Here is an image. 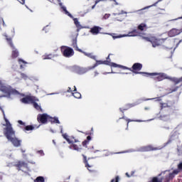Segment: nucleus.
Here are the masks:
<instances>
[{"label": "nucleus", "mask_w": 182, "mask_h": 182, "mask_svg": "<svg viewBox=\"0 0 182 182\" xmlns=\"http://www.w3.org/2000/svg\"><path fill=\"white\" fill-rule=\"evenodd\" d=\"M153 99H154V98H152V99H151H151H148V100H153Z\"/></svg>", "instance_id": "obj_48"}, {"label": "nucleus", "mask_w": 182, "mask_h": 182, "mask_svg": "<svg viewBox=\"0 0 182 182\" xmlns=\"http://www.w3.org/2000/svg\"><path fill=\"white\" fill-rule=\"evenodd\" d=\"M161 1H163V0H158V1L156 3H155L154 4L144 7V9L139 10V11H144V9H149V8H151V6H156V5H157V3L161 2Z\"/></svg>", "instance_id": "obj_24"}, {"label": "nucleus", "mask_w": 182, "mask_h": 182, "mask_svg": "<svg viewBox=\"0 0 182 182\" xmlns=\"http://www.w3.org/2000/svg\"><path fill=\"white\" fill-rule=\"evenodd\" d=\"M141 68H143V65L139 63H134L132 66L133 70H132V68H129L132 72L134 73H136V70H141Z\"/></svg>", "instance_id": "obj_15"}, {"label": "nucleus", "mask_w": 182, "mask_h": 182, "mask_svg": "<svg viewBox=\"0 0 182 182\" xmlns=\"http://www.w3.org/2000/svg\"><path fill=\"white\" fill-rule=\"evenodd\" d=\"M180 171H182V162L178 165V169L174 170L173 173H169V178H174L175 176H177Z\"/></svg>", "instance_id": "obj_14"}, {"label": "nucleus", "mask_w": 182, "mask_h": 182, "mask_svg": "<svg viewBox=\"0 0 182 182\" xmlns=\"http://www.w3.org/2000/svg\"><path fill=\"white\" fill-rule=\"evenodd\" d=\"M102 31V28L99 26H94L91 28L90 32L92 35H98V33Z\"/></svg>", "instance_id": "obj_16"}, {"label": "nucleus", "mask_w": 182, "mask_h": 182, "mask_svg": "<svg viewBox=\"0 0 182 182\" xmlns=\"http://www.w3.org/2000/svg\"><path fill=\"white\" fill-rule=\"evenodd\" d=\"M138 28L139 29V31H144V29L146 28V26L145 23H141L139 26Z\"/></svg>", "instance_id": "obj_25"}, {"label": "nucleus", "mask_w": 182, "mask_h": 182, "mask_svg": "<svg viewBox=\"0 0 182 182\" xmlns=\"http://www.w3.org/2000/svg\"><path fill=\"white\" fill-rule=\"evenodd\" d=\"M74 92H76V87H74Z\"/></svg>", "instance_id": "obj_46"}, {"label": "nucleus", "mask_w": 182, "mask_h": 182, "mask_svg": "<svg viewBox=\"0 0 182 182\" xmlns=\"http://www.w3.org/2000/svg\"><path fill=\"white\" fill-rule=\"evenodd\" d=\"M162 120H167V119H165V118H162Z\"/></svg>", "instance_id": "obj_49"}, {"label": "nucleus", "mask_w": 182, "mask_h": 182, "mask_svg": "<svg viewBox=\"0 0 182 182\" xmlns=\"http://www.w3.org/2000/svg\"><path fill=\"white\" fill-rule=\"evenodd\" d=\"M143 39L147 41L148 42H151L152 43L153 48H156V46H160L163 42H164V39L157 40L154 37L149 38V37H142Z\"/></svg>", "instance_id": "obj_9"}, {"label": "nucleus", "mask_w": 182, "mask_h": 182, "mask_svg": "<svg viewBox=\"0 0 182 182\" xmlns=\"http://www.w3.org/2000/svg\"><path fill=\"white\" fill-rule=\"evenodd\" d=\"M59 5L62 8L63 11L65 12V15H68V16H70V18H73V16H72V14H70V13H69V11H68V10L66 9V7H65V6H63V4H62V3H59Z\"/></svg>", "instance_id": "obj_19"}, {"label": "nucleus", "mask_w": 182, "mask_h": 182, "mask_svg": "<svg viewBox=\"0 0 182 182\" xmlns=\"http://www.w3.org/2000/svg\"><path fill=\"white\" fill-rule=\"evenodd\" d=\"M73 48L76 49V50H78V52H81V53H83L85 56H87V58H90L91 59H94V60H96V56L93 55L92 53H86L77 47V43L76 41H73Z\"/></svg>", "instance_id": "obj_10"}, {"label": "nucleus", "mask_w": 182, "mask_h": 182, "mask_svg": "<svg viewBox=\"0 0 182 182\" xmlns=\"http://www.w3.org/2000/svg\"><path fill=\"white\" fill-rule=\"evenodd\" d=\"M107 73H116L112 71L111 73H104V75H107Z\"/></svg>", "instance_id": "obj_42"}, {"label": "nucleus", "mask_w": 182, "mask_h": 182, "mask_svg": "<svg viewBox=\"0 0 182 182\" xmlns=\"http://www.w3.org/2000/svg\"><path fill=\"white\" fill-rule=\"evenodd\" d=\"M122 14H127V13L124 11H122L121 13H119V14L114 13L113 15L114 16H116L117 15H122Z\"/></svg>", "instance_id": "obj_34"}, {"label": "nucleus", "mask_w": 182, "mask_h": 182, "mask_svg": "<svg viewBox=\"0 0 182 182\" xmlns=\"http://www.w3.org/2000/svg\"><path fill=\"white\" fill-rule=\"evenodd\" d=\"M143 73L144 75H146V76H151L155 79L156 80H158V82H161V80H164V79H168L169 80H172V82H174L176 85L177 83H180V82H182V77L181 78H176V77H170L168 75H167L166 73Z\"/></svg>", "instance_id": "obj_2"}, {"label": "nucleus", "mask_w": 182, "mask_h": 182, "mask_svg": "<svg viewBox=\"0 0 182 182\" xmlns=\"http://www.w3.org/2000/svg\"><path fill=\"white\" fill-rule=\"evenodd\" d=\"M73 21L75 26H77L78 29H82V26L80 25V22H79V20H77V18H73Z\"/></svg>", "instance_id": "obj_21"}, {"label": "nucleus", "mask_w": 182, "mask_h": 182, "mask_svg": "<svg viewBox=\"0 0 182 182\" xmlns=\"http://www.w3.org/2000/svg\"><path fill=\"white\" fill-rule=\"evenodd\" d=\"M166 106H167V104L162 105V107H166Z\"/></svg>", "instance_id": "obj_44"}, {"label": "nucleus", "mask_w": 182, "mask_h": 182, "mask_svg": "<svg viewBox=\"0 0 182 182\" xmlns=\"http://www.w3.org/2000/svg\"><path fill=\"white\" fill-rule=\"evenodd\" d=\"M105 156H109V154H106Z\"/></svg>", "instance_id": "obj_58"}, {"label": "nucleus", "mask_w": 182, "mask_h": 182, "mask_svg": "<svg viewBox=\"0 0 182 182\" xmlns=\"http://www.w3.org/2000/svg\"><path fill=\"white\" fill-rule=\"evenodd\" d=\"M34 182H45V178L43 176H38L34 180Z\"/></svg>", "instance_id": "obj_22"}, {"label": "nucleus", "mask_w": 182, "mask_h": 182, "mask_svg": "<svg viewBox=\"0 0 182 182\" xmlns=\"http://www.w3.org/2000/svg\"><path fill=\"white\" fill-rule=\"evenodd\" d=\"M59 93L58 92H54V93H51L50 95H58Z\"/></svg>", "instance_id": "obj_43"}, {"label": "nucleus", "mask_w": 182, "mask_h": 182, "mask_svg": "<svg viewBox=\"0 0 182 182\" xmlns=\"http://www.w3.org/2000/svg\"><path fill=\"white\" fill-rule=\"evenodd\" d=\"M37 120L39 123H43L45 124L48 123V122H50L51 123H57L59 124L60 123L58 117H51L48 114H40L37 117Z\"/></svg>", "instance_id": "obj_6"}, {"label": "nucleus", "mask_w": 182, "mask_h": 182, "mask_svg": "<svg viewBox=\"0 0 182 182\" xmlns=\"http://www.w3.org/2000/svg\"><path fill=\"white\" fill-rule=\"evenodd\" d=\"M178 19H182V16L178 17V18H174V19H173V20H171V21H178Z\"/></svg>", "instance_id": "obj_39"}, {"label": "nucleus", "mask_w": 182, "mask_h": 182, "mask_svg": "<svg viewBox=\"0 0 182 182\" xmlns=\"http://www.w3.org/2000/svg\"><path fill=\"white\" fill-rule=\"evenodd\" d=\"M74 68L75 69V72L79 73V75H83V73H86V72H87V69L86 68H81L77 66H75Z\"/></svg>", "instance_id": "obj_17"}, {"label": "nucleus", "mask_w": 182, "mask_h": 182, "mask_svg": "<svg viewBox=\"0 0 182 182\" xmlns=\"http://www.w3.org/2000/svg\"><path fill=\"white\" fill-rule=\"evenodd\" d=\"M0 92H2L4 95V96H1V97H11L12 95H19V92L12 88L11 85L3 83L2 81H0Z\"/></svg>", "instance_id": "obj_3"}, {"label": "nucleus", "mask_w": 182, "mask_h": 182, "mask_svg": "<svg viewBox=\"0 0 182 182\" xmlns=\"http://www.w3.org/2000/svg\"><path fill=\"white\" fill-rule=\"evenodd\" d=\"M25 130H26V132H30L31 130H33V127L31 125L26 126L25 127Z\"/></svg>", "instance_id": "obj_26"}, {"label": "nucleus", "mask_w": 182, "mask_h": 182, "mask_svg": "<svg viewBox=\"0 0 182 182\" xmlns=\"http://www.w3.org/2000/svg\"><path fill=\"white\" fill-rule=\"evenodd\" d=\"M117 21H122V20H119V19H118Z\"/></svg>", "instance_id": "obj_59"}, {"label": "nucleus", "mask_w": 182, "mask_h": 182, "mask_svg": "<svg viewBox=\"0 0 182 182\" xmlns=\"http://www.w3.org/2000/svg\"><path fill=\"white\" fill-rule=\"evenodd\" d=\"M87 140H88V141H90L92 140V137L90 136H88L87 137Z\"/></svg>", "instance_id": "obj_40"}, {"label": "nucleus", "mask_w": 182, "mask_h": 182, "mask_svg": "<svg viewBox=\"0 0 182 182\" xmlns=\"http://www.w3.org/2000/svg\"><path fill=\"white\" fill-rule=\"evenodd\" d=\"M38 154H40V156H45V153H43V151L41 150V151H38L37 152Z\"/></svg>", "instance_id": "obj_33"}, {"label": "nucleus", "mask_w": 182, "mask_h": 182, "mask_svg": "<svg viewBox=\"0 0 182 182\" xmlns=\"http://www.w3.org/2000/svg\"><path fill=\"white\" fill-rule=\"evenodd\" d=\"M95 75H97V72H95Z\"/></svg>", "instance_id": "obj_56"}, {"label": "nucleus", "mask_w": 182, "mask_h": 182, "mask_svg": "<svg viewBox=\"0 0 182 182\" xmlns=\"http://www.w3.org/2000/svg\"><path fill=\"white\" fill-rule=\"evenodd\" d=\"M156 100H159V98H156Z\"/></svg>", "instance_id": "obj_54"}, {"label": "nucleus", "mask_w": 182, "mask_h": 182, "mask_svg": "<svg viewBox=\"0 0 182 182\" xmlns=\"http://www.w3.org/2000/svg\"><path fill=\"white\" fill-rule=\"evenodd\" d=\"M53 144H56V143L55 142V141H54V140L53 141Z\"/></svg>", "instance_id": "obj_50"}, {"label": "nucleus", "mask_w": 182, "mask_h": 182, "mask_svg": "<svg viewBox=\"0 0 182 182\" xmlns=\"http://www.w3.org/2000/svg\"><path fill=\"white\" fill-rule=\"evenodd\" d=\"M21 77H22L23 79H24V80H26L28 79V75H26L22 73V74H21Z\"/></svg>", "instance_id": "obj_32"}, {"label": "nucleus", "mask_w": 182, "mask_h": 182, "mask_svg": "<svg viewBox=\"0 0 182 182\" xmlns=\"http://www.w3.org/2000/svg\"><path fill=\"white\" fill-rule=\"evenodd\" d=\"M15 166L18 170H21L22 171H26V170H28V166L23 161L17 162Z\"/></svg>", "instance_id": "obj_13"}, {"label": "nucleus", "mask_w": 182, "mask_h": 182, "mask_svg": "<svg viewBox=\"0 0 182 182\" xmlns=\"http://www.w3.org/2000/svg\"><path fill=\"white\" fill-rule=\"evenodd\" d=\"M55 58V55L53 54H45L43 55V60H46L48 59H53Z\"/></svg>", "instance_id": "obj_20"}, {"label": "nucleus", "mask_w": 182, "mask_h": 182, "mask_svg": "<svg viewBox=\"0 0 182 182\" xmlns=\"http://www.w3.org/2000/svg\"><path fill=\"white\" fill-rule=\"evenodd\" d=\"M18 1L21 4H22V5L25 4V0H18Z\"/></svg>", "instance_id": "obj_38"}, {"label": "nucleus", "mask_w": 182, "mask_h": 182, "mask_svg": "<svg viewBox=\"0 0 182 182\" xmlns=\"http://www.w3.org/2000/svg\"><path fill=\"white\" fill-rule=\"evenodd\" d=\"M6 38L9 45H10V46L12 48V58H18V56H19V52H18V50H16V48H15V47L14 46V43H12V39L8 38V36H6Z\"/></svg>", "instance_id": "obj_11"}, {"label": "nucleus", "mask_w": 182, "mask_h": 182, "mask_svg": "<svg viewBox=\"0 0 182 182\" xmlns=\"http://www.w3.org/2000/svg\"><path fill=\"white\" fill-rule=\"evenodd\" d=\"M152 150H157L156 148H153L151 146H143L139 149V151H151Z\"/></svg>", "instance_id": "obj_18"}, {"label": "nucleus", "mask_w": 182, "mask_h": 182, "mask_svg": "<svg viewBox=\"0 0 182 182\" xmlns=\"http://www.w3.org/2000/svg\"><path fill=\"white\" fill-rule=\"evenodd\" d=\"M43 31H46V33H48V32H49V30H46V27L43 28Z\"/></svg>", "instance_id": "obj_41"}, {"label": "nucleus", "mask_w": 182, "mask_h": 182, "mask_svg": "<svg viewBox=\"0 0 182 182\" xmlns=\"http://www.w3.org/2000/svg\"><path fill=\"white\" fill-rule=\"evenodd\" d=\"M111 182H119V178L117 177L115 179H112Z\"/></svg>", "instance_id": "obj_36"}, {"label": "nucleus", "mask_w": 182, "mask_h": 182, "mask_svg": "<svg viewBox=\"0 0 182 182\" xmlns=\"http://www.w3.org/2000/svg\"><path fill=\"white\" fill-rule=\"evenodd\" d=\"M139 35V33L137 32V30H134L129 33H128V34H125V35H119V36H112L113 39H117L119 38H124L126 36H137Z\"/></svg>", "instance_id": "obj_12"}, {"label": "nucleus", "mask_w": 182, "mask_h": 182, "mask_svg": "<svg viewBox=\"0 0 182 182\" xmlns=\"http://www.w3.org/2000/svg\"><path fill=\"white\" fill-rule=\"evenodd\" d=\"M126 174H127V177H129V173H127Z\"/></svg>", "instance_id": "obj_52"}, {"label": "nucleus", "mask_w": 182, "mask_h": 182, "mask_svg": "<svg viewBox=\"0 0 182 182\" xmlns=\"http://www.w3.org/2000/svg\"><path fill=\"white\" fill-rule=\"evenodd\" d=\"M96 60V63L91 68H89V70H90V69H95V68H96L97 66H99V65H108V66H111V68H119L121 69H124L127 70H130L129 68H127L124 65H119V64H116L115 63H110V61L109 60Z\"/></svg>", "instance_id": "obj_4"}, {"label": "nucleus", "mask_w": 182, "mask_h": 182, "mask_svg": "<svg viewBox=\"0 0 182 182\" xmlns=\"http://www.w3.org/2000/svg\"><path fill=\"white\" fill-rule=\"evenodd\" d=\"M124 110H127V108L124 109Z\"/></svg>", "instance_id": "obj_55"}, {"label": "nucleus", "mask_w": 182, "mask_h": 182, "mask_svg": "<svg viewBox=\"0 0 182 182\" xmlns=\"http://www.w3.org/2000/svg\"><path fill=\"white\" fill-rule=\"evenodd\" d=\"M129 122H134L133 120H130V119H129L128 120V123H129Z\"/></svg>", "instance_id": "obj_47"}, {"label": "nucleus", "mask_w": 182, "mask_h": 182, "mask_svg": "<svg viewBox=\"0 0 182 182\" xmlns=\"http://www.w3.org/2000/svg\"><path fill=\"white\" fill-rule=\"evenodd\" d=\"M107 59H109V56H108Z\"/></svg>", "instance_id": "obj_60"}, {"label": "nucleus", "mask_w": 182, "mask_h": 182, "mask_svg": "<svg viewBox=\"0 0 182 182\" xmlns=\"http://www.w3.org/2000/svg\"><path fill=\"white\" fill-rule=\"evenodd\" d=\"M63 139L68 141L70 145L69 149L71 150H75L76 151H80V145L75 144L74 143H77L79 141L77 139H75L73 136H69L67 134H63Z\"/></svg>", "instance_id": "obj_5"}, {"label": "nucleus", "mask_w": 182, "mask_h": 182, "mask_svg": "<svg viewBox=\"0 0 182 182\" xmlns=\"http://www.w3.org/2000/svg\"><path fill=\"white\" fill-rule=\"evenodd\" d=\"M87 143H89V141H84L82 142V144H83V146H86V144H87Z\"/></svg>", "instance_id": "obj_37"}, {"label": "nucleus", "mask_w": 182, "mask_h": 182, "mask_svg": "<svg viewBox=\"0 0 182 182\" xmlns=\"http://www.w3.org/2000/svg\"><path fill=\"white\" fill-rule=\"evenodd\" d=\"M0 109L3 112L4 120L6 122V124L4 125L6 127L4 128V133L7 140L11 141V143H12L15 147H19V146H21V141L15 136V131H14V129H12V125H11L9 120H8V119H6L5 117V112H4L2 107H0Z\"/></svg>", "instance_id": "obj_1"}, {"label": "nucleus", "mask_w": 182, "mask_h": 182, "mask_svg": "<svg viewBox=\"0 0 182 182\" xmlns=\"http://www.w3.org/2000/svg\"><path fill=\"white\" fill-rule=\"evenodd\" d=\"M2 23L3 26H6V24H5V21H4V18L2 17H0V24Z\"/></svg>", "instance_id": "obj_30"}, {"label": "nucleus", "mask_w": 182, "mask_h": 182, "mask_svg": "<svg viewBox=\"0 0 182 182\" xmlns=\"http://www.w3.org/2000/svg\"><path fill=\"white\" fill-rule=\"evenodd\" d=\"M21 101L22 102V103H32L33 107H35L36 110H41V112H42V108L41 107V105L36 103V102H39V100L38 98L33 96H28L21 99Z\"/></svg>", "instance_id": "obj_7"}, {"label": "nucleus", "mask_w": 182, "mask_h": 182, "mask_svg": "<svg viewBox=\"0 0 182 182\" xmlns=\"http://www.w3.org/2000/svg\"><path fill=\"white\" fill-rule=\"evenodd\" d=\"M73 96H74L75 99H80V97H82V95L77 92H73Z\"/></svg>", "instance_id": "obj_23"}, {"label": "nucleus", "mask_w": 182, "mask_h": 182, "mask_svg": "<svg viewBox=\"0 0 182 182\" xmlns=\"http://www.w3.org/2000/svg\"><path fill=\"white\" fill-rule=\"evenodd\" d=\"M178 153L179 156L182 155V146H179L178 148Z\"/></svg>", "instance_id": "obj_31"}, {"label": "nucleus", "mask_w": 182, "mask_h": 182, "mask_svg": "<svg viewBox=\"0 0 182 182\" xmlns=\"http://www.w3.org/2000/svg\"><path fill=\"white\" fill-rule=\"evenodd\" d=\"M61 52L65 56V58H70L75 55V52L73 51V49L70 48V47L63 46L60 48Z\"/></svg>", "instance_id": "obj_8"}, {"label": "nucleus", "mask_w": 182, "mask_h": 182, "mask_svg": "<svg viewBox=\"0 0 182 182\" xmlns=\"http://www.w3.org/2000/svg\"><path fill=\"white\" fill-rule=\"evenodd\" d=\"M19 64L21 65V68H23L22 63L26 65V62L23 61V60L19 59L18 60Z\"/></svg>", "instance_id": "obj_28"}, {"label": "nucleus", "mask_w": 182, "mask_h": 182, "mask_svg": "<svg viewBox=\"0 0 182 182\" xmlns=\"http://www.w3.org/2000/svg\"><path fill=\"white\" fill-rule=\"evenodd\" d=\"M126 174H127V177H129V173H127Z\"/></svg>", "instance_id": "obj_51"}, {"label": "nucleus", "mask_w": 182, "mask_h": 182, "mask_svg": "<svg viewBox=\"0 0 182 182\" xmlns=\"http://www.w3.org/2000/svg\"><path fill=\"white\" fill-rule=\"evenodd\" d=\"M129 73H126L125 75H128Z\"/></svg>", "instance_id": "obj_57"}, {"label": "nucleus", "mask_w": 182, "mask_h": 182, "mask_svg": "<svg viewBox=\"0 0 182 182\" xmlns=\"http://www.w3.org/2000/svg\"><path fill=\"white\" fill-rule=\"evenodd\" d=\"M85 167L88 168L89 171H92V169H91L92 166L89 165L87 161H85Z\"/></svg>", "instance_id": "obj_27"}, {"label": "nucleus", "mask_w": 182, "mask_h": 182, "mask_svg": "<svg viewBox=\"0 0 182 182\" xmlns=\"http://www.w3.org/2000/svg\"><path fill=\"white\" fill-rule=\"evenodd\" d=\"M68 89L69 90H68V92H72V90H70V89H71L70 87H68Z\"/></svg>", "instance_id": "obj_45"}, {"label": "nucleus", "mask_w": 182, "mask_h": 182, "mask_svg": "<svg viewBox=\"0 0 182 182\" xmlns=\"http://www.w3.org/2000/svg\"><path fill=\"white\" fill-rule=\"evenodd\" d=\"M109 18H110V14H105L104 16L102 17V19H109Z\"/></svg>", "instance_id": "obj_29"}, {"label": "nucleus", "mask_w": 182, "mask_h": 182, "mask_svg": "<svg viewBox=\"0 0 182 182\" xmlns=\"http://www.w3.org/2000/svg\"><path fill=\"white\" fill-rule=\"evenodd\" d=\"M18 123L19 124H21V126H25V123H24L23 122H22L21 120H18Z\"/></svg>", "instance_id": "obj_35"}, {"label": "nucleus", "mask_w": 182, "mask_h": 182, "mask_svg": "<svg viewBox=\"0 0 182 182\" xmlns=\"http://www.w3.org/2000/svg\"><path fill=\"white\" fill-rule=\"evenodd\" d=\"M136 122H141V120H136Z\"/></svg>", "instance_id": "obj_53"}]
</instances>
